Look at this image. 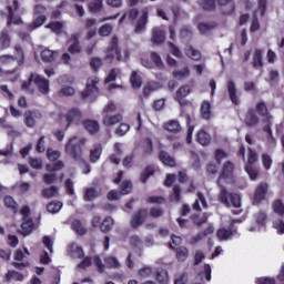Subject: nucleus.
<instances>
[{"label": "nucleus", "mask_w": 284, "mask_h": 284, "mask_svg": "<svg viewBox=\"0 0 284 284\" xmlns=\"http://www.w3.org/2000/svg\"><path fill=\"white\" fill-rule=\"evenodd\" d=\"M121 61V49H119V38L112 37L110 48L106 51V59Z\"/></svg>", "instance_id": "8"}, {"label": "nucleus", "mask_w": 284, "mask_h": 284, "mask_svg": "<svg viewBox=\"0 0 284 284\" xmlns=\"http://www.w3.org/2000/svg\"><path fill=\"white\" fill-rule=\"evenodd\" d=\"M152 174H154V166H146L144 169V171L141 174L140 181L142 183H148V179H150V176H152Z\"/></svg>", "instance_id": "43"}, {"label": "nucleus", "mask_w": 284, "mask_h": 284, "mask_svg": "<svg viewBox=\"0 0 284 284\" xmlns=\"http://www.w3.org/2000/svg\"><path fill=\"white\" fill-rule=\"evenodd\" d=\"M121 121H123V115L121 114L110 115V113H105L102 119L103 125H116Z\"/></svg>", "instance_id": "16"}, {"label": "nucleus", "mask_w": 284, "mask_h": 284, "mask_svg": "<svg viewBox=\"0 0 284 284\" xmlns=\"http://www.w3.org/2000/svg\"><path fill=\"white\" fill-rule=\"evenodd\" d=\"M191 89L190 85H183L181 87L178 91H176V95L175 99L176 101H179V103H182L181 100L185 99V97H187V94H190Z\"/></svg>", "instance_id": "37"}, {"label": "nucleus", "mask_w": 284, "mask_h": 284, "mask_svg": "<svg viewBox=\"0 0 284 284\" xmlns=\"http://www.w3.org/2000/svg\"><path fill=\"white\" fill-rule=\"evenodd\" d=\"M47 172H59V170H63L64 164L61 161L55 162L52 164H47Z\"/></svg>", "instance_id": "49"}, {"label": "nucleus", "mask_w": 284, "mask_h": 284, "mask_svg": "<svg viewBox=\"0 0 284 284\" xmlns=\"http://www.w3.org/2000/svg\"><path fill=\"white\" fill-rule=\"evenodd\" d=\"M32 230H34L32 217H22L21 229L19 230L20 234H22V236H30Z\"/></svg>", "instance_id": "12"}, {"label": "nucleus", "mask_w": 284, "mask_h": 284, "mask_svg": "<svg viewBox=\"0 0 284 284\" xmlns=\"http://www.w3.org/2000/svg\"><path fill=\"white\" fill-rule=\"evenodd\" d=\"M273 227L277 231V234H284V221L283 220H275L273 221Z\"/></svg>", "instance_id": "56"}, {"label": "nucleus", "mask_w": 284, "mask_h": 284, "mask_svg": "<svg viewBox=\"0 0 284 284\" xmlns=\"http://www.w3.org/2000/svg\"><path fill=\"white\" fill-rule=\"evenodd\" d=\"M129 130H130V124L121 123L119 128L115 130V134H118V136H123Z\"/></svg>", "instance_id": "58"}, {"label": "nucleus", "mask_w": 284, "mask_h": 284, "mask_svg": "<svg viewBox=\"0 0 284 284\" xmlns=\"http://www.w3.org/2000/svg\"><path fill=\"white\" fill-rule=\"evenodd\" d=\"M201 114L203 119H206V121H210V119H212V104H210V102L205 101L202 103Z\"/></svg>", "instance_id": "26"}, {"label": "nucleus", "mask_w": 284, "mask_h": 284, "mask_svg": "<svg viewBox=\"0 0 284 284\" xmlns=\"http://www.w3.org/2000/svg\"><path fill=\"white\" fill-rule=\"evenodd\" d=\"M196 140L201 145H210V141H212V138L210 136V134H207V132L201 130L197 133Z\"/></svg>", "instance_id": "35"}, {"label": "nucleus", "mask_w": 284, "mask_h": 284, "mask_svg": "<svg viewBox=\"0 0 284 284\" xmlns=\"http://www.w3.org/2000/svg\"><path fill=\"white\" fill-rule=\"evenodd\" d=\"M42 196L43 199H54L59 196V189L57 186L47 187L42 190Z\"/></svg>", "instance_id": "33"}, {"label": "nucleus", "mask_w": 284, "mask_h": 284, "mask_svg": "<svg viewBox=\"0 0 284 284\" xmlns=\"http://www.w3.org/2000/svg\"><path fill=\"white\" fill-rule=\"evenodd\" d=\"M255 221L257 225L265 227V223H267V213H265V211L258 212L255 216Z\"/></svg>", "instance_id": "45"}, {"label": "nucleus", "mask_w": 284, "mask_h": 284, "mask_svg": "<svg viewBox=\"0 0 284 284\" xmlns=\"http://www.w3.org/2000/svg\"><path fill=\"white\" fill-rule=\"evenodd\" d=\"M83 125L90 134H97V132H99V122L94 120H87L83 122Z\"/></svg>", "instance_id": "31"}, {"label": "nucleus", "mask_w": 284, "mask_h": 284, "mask_svg": "<svg viewBox=\"0 0 284 284\" xmlns=\"http://www.w3.org/2000/svg\"><path fill=\"white\" fill-rule=\"evenodd\" d=\"M104 263L109 270H119L121 267V263L114 256H108L104 258Z\"/></svg>", "instance_id": "34"}, {"label": "nucleus", "mask_w": 284, "mask_h": 284, "mask_svg": "<svg viewBox=\"0 0 284 284\" xmlns=\"http://www.w3.org/2000/svg\"><path fill=\"white\" fill-rule=\"evenodd\" d=\"M69 256L71 258H83V248L77 244H71L68 250Z\"/></svg>", "instance_id": "19"}, {"label": "nucleus", "mask_w": 284, "mask_h": 284, "mask_svg": "<svg viewBox=\"0 0 284 284\" xmlns=\"http://www.w3.org/2000/svg\"><path fill=\"white\" fill-rule=\"evenodd\" d=\"M41 112L38 110H27L23 114L24 125H27V128H34L37 121L41 120Z\"/></svg>", "instance_id": "6"}, {"label": "nucleus", "mask_w": 284, "mask_h": 284, "mask_svg": "<svg viewBox=\"0 0 284 284\" xmlns=\"http://www.w3.org/2000/svg\"><path fill=\"white\" fill-rule=\"evenodd\" d=\"M186 283H187V273H182L174 280V284H186Z\"/></svg>", "instance_id": "63"}, {"label": "nucleus", "mask_w": 284, "mask_h": 284, "mask_svg": "<svg viewBox=\"0 0 284 284\" xmlns=\"http://www.w3.org/2000/svg\"><path fill=\"white\" fill-rule=\"evenodd\" d=\"M173 77L174 79H186V77H190V69L184 68L182 70L174 71Z\"/></svg>", "instance_id": "51"}, {"label": "nucleus", "mask_w": 284, "mask_h": 284, "mask_svg": "<svg viewBox=\"0 0 284 284\" xmlns=\"http://www.w3.org/2000/svg\"><path fill=\"white\" fill-rule=\"evenodd\" d=\"M234 170V164L232 162H227L224 164L222 173L217 179V185L221 187L219 199L223 205L226 207H234L233 214H241V195L236 193H229L227 189L221 184L222 179H230L232 176V172Z\"/></svg>", "instance_id": "1"}, {"label": "nucleus", "mask_w": 284, "mask_h": 284, "mask_svg": "<svg viewBox=\"0 0 284 284\" xmlns=\"http://www.w3.org/2000/svg\"><path fill=\"white\" fill-rule=\"evenodd\" d=\"M58 55H59V52L52 51L50 49H44L41 52V59L42 61H44V63H54Z\"/></svg>", "instance_id": "17"}, {"label": "nucleus", "mask_w": 284, "mask_h": 284, "mask_svg": "<svg viewBox=\"0 0 284 284\" xmlns=\"http://www.w3.org/2000/svg\"><path fill=\"white\" fill-rule=\"evenodd\" d=\"M164 129H166L168 132H173V134H176L181 132V124L176 120H171L164 124Z\"/></svg>", "instance_id": "28"}, {"label": "nucleus", "mask_w": 284, "mask_h": 284, "mask_svg": "<svg viewBox=\"0 0 284 284\" xmlns=\"http://www.w3.org/2000/svg\"><path fill=\"white\" fill-rule=\"evenodd\" d=\"M145 26H148V9L142 10V16L136 23L135 32L139 34L145 30Z\"/></svg>", "instance_id": "20"}, {"label": "nucleus", "mask_w": 284, "mask_h": 284, "mask_svg": "<svg viewBox=\"0 0 284 284\" xmlns=\"http://www.w3.org/2000/svg\"><path fill=\"white\" fill-rule=\"evenodd\" d=\"M54 181H57V174H54V173H45L43 175V182L47 185H52V183H54Z\"/></svg>", "instance_id": "61"}, {"label": "nucleus", "mask_w": 284, "mask_h": 284, "mask_svg": "<svg viewBox=\"0 0 284 284\" xmlns=\"http://www.w3.org/2000/svg\"><path fill=\"white\" fill-rule=\"evenodd\" d=\"M258 161V154L254 150L248 149V163L246 165H253Z\"/></svg>", "instance_id": "62"}, {"label": "nucleus", "mask_w": 284, "mask_h": 284, "mask_svg": "<svg viewBox=\"0 0 284 284\" xmlns=\"http://www.w3.org/2000/svg\"><path fill=\"white\" fill-rule=\"evenodd\" d=\"M99 196H101V190L95 187H88L84 191V201H88L89 203H92V201L99 199Z\"/></svg>", "instance_id": "18"}, {"label": "nucleus", "mask_w": 284, "mask_h": 284, "mask_svg": "<svg viewBox=\"0 0 284 284\" xmlns=\"http://www.w3.org/2000/svg\"><path fill=\"white\" fill-rule=\"evenodd\" d=\"M148 219V209H140L131 219V226L134 229L143 225Z\"/></svg>", "instance_id": "10"}, {"label": "nucleus", "mask_w": 284, "mask_h": 284, "mask_svg": "<svg viewBox=\"0 0 284 284\" xmlns=\"http://www.w3.org/2000/svg\"><path fill=\"white\" fill-rule=\"evenodd\" d=\"M3 202H4L6 207L11 210V212H13L14 214H16V212H18L19 207L17 205V202H14V199H12V196H10V195L4 196Z\"/></svg>", "instance_id": "38"}, {"label": "nucleus", "mask_w": 284, "mask_h": 284, "mask_svg": "<svg viewBox=\"0 0 284 284\" xmlns=\"http://www.w3.org/2000/svg\"><path fill=\"white\" fill-rule=\"evenodd\" d=\"M237 232L239 230L234 226V221H231L229 229L222 227L217 230L216 236L220 241H230Z\"/></svg>", "instance_id": "7"}, {"label": "nucleus", "mask_w": 284, "mask_h": 284, "mask_svg": "<svg viewBox=\"0 0 284 284\" xmlns=\"http://www.w3.org/2000/svg\"><path fill=\"white\" fill-rule=\"evenodd\" d=\"M257 284H276V280L272 277H260L256 281Z\"/></svg>", "instance_id": "64"}, {"label": "nucleus", "mask_w": 284, "mask_h": 284, "mask_svg": "<svg viewBox=\"0 0 284 284\" xmlns=\"http://www.w3.org/2000/svg\"><path fill=\"white\" fill-rule=\"evenodd\" d=\"M255 110L260 116L264 119V123H270L272 121V114H270V111L267 110V104L265 102L261 101L256 104Z\"/></svg>", "instance_id": "13"}, {"label": "nucleus", "mask_w": 284, "mask_h": 284, "mask_svg": "<svg viewBox=\"0 0 284 284\" xmlns=\"http://www.w3.org/2000/svg\"><path fill=\"white\" fill-rule=\"evenodd\" d=\"M190 255V252L187 251V247L185 246H180L176 248V258L180 261V263H183Z\"/></svg>", "instance_id": "39"}, {"label": "nucleus", "mask_w": 284, "mask_h": 284, "mask_svg": "<svg viewBox=\"0 0 284 284\" xmlns=\"http://www.w3.org/2000/svg\"><path fill=\"white\" fill-rule=\"evenodd\" d=\"M32 83L37 85L41 94H48L50 92V81L36 73H31L29 77V80L22 83L21 85L22 90H27L28 92H34V88H32Z\"/></svg>", "instance_id": "2"}, {"label": "nucleus", "mask_w": 284, "mask_h": 284, "mask_svg": "<svg viewBox=\"0 0 284 284\" xmlns=\"http://www.w3.org/2000/svg\"><path fill=\"white\" fill-rule=\"evenodd\" d=\"M99 83V79L97 78H90L87 81V89L82 93L83 99H88L90 97L91 99H97L99 97V88L97 84Z\"/></svg>", "instance_id": "5"}, {"label": "nucleus", "mask_w": 284, "mask_h": 284, "mask_svg": "<svg viewBox=\"0 0 284 284\" xmlns=\"http://www.w3.org/2000/svg\"><path fill=\"white\" fill-rule=\"evenodd\" d=\"M131 83L132 88H141L143 85V82L141 81V78L136 73V71H133L131 74Z\"/></svg>", "instance_id": "48"}, {"label": "nucleus", "mask_w": 284, "mask_h": 284, "mask_svg": "<svg viewBox=\"0 0 284 284\" xmlns=\"http://www.w3.org/2000/svg\"><path fill=\"white\" fill-rule=\"evenodd\" d=\"M23 274L17 272V271H8L4 275V281L7 283H10L11 281H23Z\"/></svg>", "instance_id": "29"}, {"label": "nucleus", "mask_w": 284, "mask_h": 284, "mask_svg": "<svg viewBox=\"0 0 284 284\" xmlns=\"http://www.w3.org/2000/svg\"><path fill=\"white\" fill-rule=\"evenodd\" d=\"M47 156H48L49 161H57V159L61 158V152L54 151L52 149H48Z\"/></svg>", "instance_id": "57"}, {"label": "nucleus", "mask_w": 284, "mask_h": 284, "mask_svg": "<svg viewBox=\"0 0 284 284\" xmlns=\"http://www.w3.org/2000/svg\"><path fill=\"white\" fill-rule=\"evenodd\" d=\"M245 171L252 181H256V179H258V171L253 165H246Z\"/></svg>", "instance_id": "50"}, {"label": "nucleus", "mask_w": 284, "mask_h": 284, "mask_svg": "<svg viewBox=\"0 0 284 284\" xmlns=\"http://www.w3.org/2000/svg\"><path fill=\"white\" fill-rule=\"evenodd\" d=\"M267 183H260V185L256 187L253 203L254 205H258L262 201H265V195L267 194Z\"/></svg>", "instance_id": "11"}, {"label": "nucleus", "mask_w": 284, "mask_h": 284, "mask_svg": "<svg viewBox=\"0 0 284 284\" xmlns=\"http://www.w3.org/2000/svg\"><path fill=\"white\" fill-rule=\"evenodd\" d=\"M273 212L278 216H284V204L281 200H276L273 203Z\"/></svg>", "instance_id": "44"}, {"label": "nucleus", "mask_w": 284, "mask_h": 284, "mask_svg": "<svg viewBox=\"0 0 284 284\" xmlns=\"http://www.w3.org/2000/svg\"><path fill=\"white\" fill-rule=\"evenodd\" d=\"M52 32L55 34H61V30H63V23L62 22H51L47 26Z\"/></svg>", "instance_id": "47"}, {"label": "nucleus", "mask_w": 284, "mask_h": 284, "mask_svg": "<svg viewBox=\"0 0 284 284\" xmlns=\"http://www.w3.org/2000/svg\"><path fill=\"white\" fill-rule=\"evenodd\" d=\"M139 276H141V278H149V276H152V267L144 266V267L140 268Z\"/></svg>", "instance_id": "59"}, {"label": "nucleus", "mask_w": 284, "mask_h": 284, "mask_svg": "<svg viewBox=\"0 0 284 284\" xmlns=\"http://www.w3.org/2000/svg\"><path fill=\"white\" fill-rule=\"evenodd\" d=\"M171 201L179 203L181 201V186L174 185L173 186V194L171 195Z\"/></svg>", "instance_id": "53"}, {"label": "nucleus", "mask_w": 284, "mask_h": 284, "mask_svg": "<svg viewBox=\"0 0 284 284\" xmlns=\"http://www.w3.org/2000/svg\"><path fill=\"white\" fill-rule=\"evenodd\" d=\"M89 10L93 14H97V12H101L103 10V0H92L89 3Z\"/></svg>", "instance_id": "36"}, {"label": "nucleus", "mask_w": 284, "mask_h": 284, "mask_svg": "<svg viewBox=\"0 0 284 284\" xmlns=\"http://www.w3.org/2000/svg\"><path fill=\"white\" fill-rule=\"evenodd\" d=\"M85 143H88V138L72 136L65 144L67 154H69V156H72V159H74L75 161L81 160Z\"/></svg>", "instance_id": "3"}, {"label": "nucleus", "mask_w": 284, "mask_h": 284, "mask_svg": "<svg viewBox=\"0 0 284 284\" xmlns=\"http://www.w3.org/2000/svg\"><path fill=\"white\" fill-rule=\"evenodd\" d=\"M201 205H202V207L206 209L207 207V201L205 200V195H203V193L199 192L197 193V199L193 203V210H195V212H201V210H202Z\"/></svg>", "instance_id": "23"}, {"label": "nucleus", "mask_w": 284, "mask_h": 284, "mask_svg": "<svg viewBox=\"0 0 284 284\" xmlns=\"http://www.w3.org/2000/svg\"><path fill=\"white\" fill-rule=\"evenodd\" d=\"M132 182L131 181H123L121 186H120V190L121 192H116V191H110L106 195V199L109 201H119V194L121 196H125V194H132Z\"/></svg>", "instance_id": "4"}, {"label": "nucleus", "mask_w": 284, "mask_h": 284, "mask_svg": "<svg viewBox=\"0 0 284 284\" xmlns=\"http://www.w3.org/2000/svg\"><path fill=\"white\" fill-rule=\"evenodd\" d=\"M68 52L71 54H79L81 52V44L79 43V34L74 33L70 37Z\"/></svg>", "instance_id": "14"}, {"label": "nucleus", "mask_w": 284, "mask_h": 284, "mask_svg": "<svg viewBox=\"0 0 284 284\" xmlns=\"http://www.w3.org/2000/svg\"><path fill=\"white\" fill-rule=\"evenodd\" d=\"M216 23L214 22H200L197 24V29L201 32V34H210L213 30H215Z\"/></svg>", "instance_id": "22"}, {"label": "nucleus", "mask_w": 284, "mask_h": 284, "mask_svg": "<svg viewBox=\"0 0 284 284\" xmlns=\"http://www.w3.org/2000/svg\"><path fill=\"white\" fill-rule=\"evenodd\" d=\"M16 61H17V58H14V55L6 54L0 57V63H2L3 65L14 63Z\"/></svg>", "instance_id": "55"}, {"label": "nucleus", "mask_w": 284, "mask_h": 284, "mask_svg": "<svg viewBox=\"0 0 284 284\" xmlns=\"http://www.w3.org/2000/svg\"><path fill=\"white\" fill-rule=\"evenodd\" d=\"M151 60L155 63L156 68H163V60H161V55L156 52H151Z\"/></svg>", "instance_id": "60"}, {"label": "nucleus", "mask_w": 284, "mask_h": 284, "mask_svg": "<svg viewBox=\"0 0 284 284\" xmlns=\"http://www.w3.org/2000/svg\"><path fill=\"white\" fill-rule=\"evenodd\" d=\"M64 119L68 123L65 130H68L71 123H79L81 121V111L79 109H71L69 114L64 115Z\"/></svg>", "instance_id": "15"}, {"label": "nucleus", "mask_w": 284, "mask_h": 284, "mask_svg": "<svg viewBox=\"0 0 284 284\" xmlns=\"http://www.w3.org/2000/svg\"><path fill=\"white\" fill-rule=\"evenodd\" d=\"M245 124L247 128H254V125H258V115L254 113V110H250L246 113Z\"/></svg>", "instance_id": "24"}, {"label": "nucleus", "mask_w": 284, "mask_h": 284, "mask_svg": "<svg viewBox=\"0 0 284 284\" xmlns=\"http://www.w3.org/2000/svg\"><path fill=\"white\" fill-rule=\"evenodd\" d=\"M253 68L255 70H258V68H263V50L256 49L254 54H253V62H252Z\"/></svg>", "instance_id": "21"}, {"label": "nucleus", "mask_w": 284, "mask_h": 284, "mask_svg": "<svg viewBox=\"0 0 284 284\" xmlns=\"http://www.w3.org/2000/svg\"><path fill=\"white\" fill-rule=\"evenodd\" d=\"M113 226H114V220L112 217L108 216L100 224V230L104 234H108V232H110V230H112Z\"/></svg>", "instance_id": "32"}, {"label": "nucleus", "mask_w": 284, "mask_h": 284, "mask_svg": "<svg viewBox=\"0 0 284 284\" xmlns=\"http://www.w3.org/2000/svg\"><path fill=\"white\" fill-rule=\"evenodd\" d=\"M163 41H165V31L154 29L152 34V43H155V45H160V43H163Z\"/></svg>", "instance_id": "25"}, {"label": "nucleus", "mask_w": 284, "mask_h": 284, "mask_svg": "<svg viewBox=\"0 0 284 284\" xmlns=\"http://www.w3.org/2000/svg\"><path fill=\"white\" fill-rule=\"evenodd\" d=\"M226 90L233 105H239L241 103V99H239V89H236L234 80H227Z\"/></svg>", "instance_id": "9"}, {"label": "nucleus", "mask_w": 284, "mask_h": 284, "mask_svg": "<svg viewBox=\"0 0 284 284\" xmlns=\"http://www.w3.org/2000/svg\"><path fill=\"white\" fill-rule=\"evenodd\" d=\"M112 24H103L99 30V34L100 37H110V34H112Z\"/></svg>", "instance_id": "52"}, {"label": "nucleus", "mask_w": 284, "mask_h": 284, "mask_svg": "<svg viewBox=\"0 0 284 284\" xmlns=\"http://www.w3.org/2000/svg\"><path fill=\"white\" fill-rule=\"evenodd\" d=\"M186 57L193 59V61H201V52L192 47L186 49Z\"/></svg>", "instance_id": "42"}, {"label": "nucleus", "mask_w": 284, "mask_h": 284, "mask_svg": "<svg viewBox=\"0 0 284 284\" xmlns=\"http://www.w3.org/2000/svg\"><path fill=\"white\" fill-rule=\"evenodd\" d=\"M36 20L28 26L29 30H37V28H41L42 23H45V16H36Z\"/></svg>", "instance_id": "40"}, {"label": "nucleus", "mask_w": 284, "mask_h": 284, "mask_svg": "<svg viewBox=\"0 0 284 284\" xmlns=\"http://www.w3.org/2000/svg\"><path fill=\"white\" fill-rule=\"evenodd\" d=\"M61 207H63V203L61 201H52L47 205V212L50 214H57L61 212Z\"/></svg>", "instance_id": "30"}, {"label": "nucleus", "mask_w": 284, "mask_h": 284, "mask_svg": "<svg viewBox=\"0 0 284 284\" xmlns=\"http://www.w3.org/2000/svg\"><path fill=\"white\" fill-rule=\"evenodd\" d=\"M102 151H103V148H101V144L95 145L94 150H91L90 159L92 163H97V160L101 159Z\"/></svg>", "instance_id": "41"}, {"label": "nucleus", "mask_w": 284, "mask_h": 284, "mask_svg": "<svg viewBox=\"0 0 284 284\" xmlns=\"http://www.w3.org/2000/svg\"><path fill=\"white\" fill-rule=\"evenodd\" d=\"M29 163L34 170H41V168H43V161L39 158H30Z\"/></svg>", "instance_id": "54"}, {"label": "nucleus", "mask_w": 284, "mask_h": 284, "mask_svg": "<svg viewBox=\"0 0 284 284\" xmlns=\"http://www.w3.org/2000/svg\"><path fill=\"white\" fill-rule=\"evenodd\" d=\"M159 158L164 165H169L170 168H174V165L176 164V162L174 161V158L169 155L168 152L165 151H161Z\"/></svg>", "instance_id": "27"}, {"label": "nucleus", "mask_w": 284, "mask_h": 284, "mask_svg": "<svg viewBox=\"0 0 284 284\" xmlns=\"http://www.w3.org/2000/svg\"><path fill=\"white\" fill-rule=\"evenodd\" d=\"M72 230H74V232H77V234H80V236H83V234H85V229H83V225L81 224V221H79V220H73Z\"/></svg>", "instance_id": "46"}]
</instances>
